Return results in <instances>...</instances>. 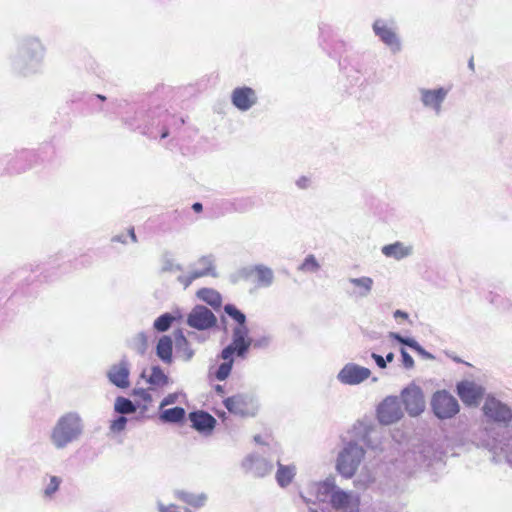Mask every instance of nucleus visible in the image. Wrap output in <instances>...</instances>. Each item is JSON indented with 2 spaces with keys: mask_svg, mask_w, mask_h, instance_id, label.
<instances>
[{
  "mask_svg": "<svg viewBox=\"0 0 512 512\" xmlns=\"http://www.w3.org/2000/svg\"><path fill=\"white\" fill-rule=\"evenodd\" d=\"M141 377L145 378L147 383L155 388H162L169 382L168 376L158 365L152 366L149 374H147L146 371H143Z\"/></svg>",
  "mask_w": 512,
  "mask_h": 512,
  "instance_id": "b1692460",
  "label": "nucleus"
},
{
  "mask_svg": "<svg viewBox=\"0 0 512 512\" xmlns=\"http://www.w3.org/2000/svg\"><path fill=\"white\" fill-rule=\"evenodd\" d=\"M335 489V485L332 481L326 480L322 483H319L316 485V497L317 500L320 502L326 501V499L329 497L331 498V495Z\"/></svg>",
  "mask_w": 512,
  "mask_h": 512,
  "instance_id": "2f4dec72",
  "label": "nucleus"
},
{
  "mask_svg": "<svg viewBox=\"0 0 512 512\" xmlns=\"http://www.w3.org/2000/svg\"><path fill=\"white\" fill-rule=\"evenodd\" d=\"M468 65H469V68H470L471 70H473V69H474V61H473V58H471V59L469 60Z\"/></svg>",
  "mask_w": 512,
  "mask_h": 512,
  "instance_id": "bf43d9fd",
  "label": "nucleus"
},
{
  "mask_svg": "<svg viewBox=\"0 0 512 512\" xmlns=\"http://www.w3.org/2000/svg\"><path fill=\"white\" fill-rule=\"evenodd\" d=\"M365 451L356 442L350 441L339 452L336 462L338 472L345 478H352L364 458Z\"/></svg>",
  "mask_w": 512,
  "mask_h": 512,
  "instance_id": "39448f33",
  "label": "nucleus"
},
{
  "mask_svg": "<svg viewBox=\"0 0 512 512\" xmlns=\"http://www.w3.org/2000/svg\"><path fill=\"white\" fill-rule=\"evenodd\" d=\"M173 341L170 336H162L156 345V355L165 364L172 363Z\"/></svg>",
  "mask_w": 512,
  "mask_h": 512,
  "instance_id": "393cba45",
  "label": "nucleus"
},
{
  "mask_svg": "<svg viewBox=\"0 0 512 512\" xmlns=\"http://www.w3.org/2000/svg\"><path fill=\"white\" fill-rule=\"evenodd\" d=\"M196 295L200 300L207 303L214 309L221 307V294L212 288H201L200 290L197 291Z\"/></svg>",
  "mask_w": 512,
  "mask_h": 512,
  "instance_id": "cd10ccee",
  "label": "nucleus"
},
{
  "mask_svg": "<svg viewBox=\"0 0 512 512\" xmlns=\"http://www.w3.org/2000/svg\"><path fill=\"white\" fill-rule=\"evenodd\" d=\"M112 241L121 242V243L126 242L125 237L123 235H117V236L113 237Z\"/></svg>",
  "mask_w": 512,
  "mask_h": 512,
  "instance_id": "864d4df0",
  "label": "nucleus"
},
{
  "mask_svg": "<svg viewBox=\"0 0 512 512\" xmlns=\"http://www.w3.org/2000/svg\"><path fill=\"white\" fill-rule=\"evenodd\" d=\"M393 316L395 319H398V318H402V319H408V313H406L405 311H402V310H396L394 313H393Z\"/></svg>",
  "mask_w": 512,
  "mask_h": 512,
  "instance_id": "3c124183",
  "label": "nucleus"
},
{
  "mask_svg": "<svg viewBox=\"0 0 512 512\" xmlns=\"http://www.w3.org/2000/svg\"><path fill=\"white\" fill-rule=\"evenodd\" d=\"M371 481H372V479H371V477L369 476V477H368V479L362 483V487H365V486H366L369 482H371Z\"/></svg>",
  "mask_w": 512,
  "mask_h": 512,
  "instance_id": "052dcab7",
  "label": "nucleus"
},
{
  "mask_svg": "<svg viewBox=\"0 0 512 512\" xmlns=\"http://www.w3.org/2000/svg\"><path fill=\"white\" fill-rule=\"evenodd\" d=\"M129 375L130 365L125 358L121 359L117 364L112 365L107 372L109 381L121 389H125L130 386Z\"/></svg>",
  "mask_w": 512,
  "mask_h": 512,
  "instance_id": "6ab92c4d",
  "label": "nucleus"
},
{
  "mask_svg": "<svg viewBox=\"0 0 512 512\" xmlns=\"http://www.w3.org/2000/svg\"><path fill=\"white\" fill-rule=\"evenodd\" d=\"M84 433V422L77 412H68L58 418L49 432V441L56 450H64L78 441Z\"/></svg>",
  "mask_w": 512,
  "mask_h": 512,
  "instance_id": "7ed1b4c3",
  "label": "nucleus"
},
{
  "mask_svg": "<svg viewBox=\"0 0 512 512\" xmlns=\"http://www.w3.org/2000/svg\"><path fill=\"white\" fill-rule=\"evenodd\" d=\"M232 105L241 112H246L258 103L256 90L249 86H239L232 90L230 95Z\"/></svg>",
  "mask_w": 512,
  "mask_h": 512,
  "instance_id": "dca6fc26",
  "label": "nucleus"
},
{
  "mask_svg": "<svg viewBox=\"0 0 512 512\" xmlns=\"http://www.w3.org/2000/svg\"><path fill=\"white\" fill-rule=\"evenodd\" d=\"M482 411L489 422L507 427L512 421L511 408L493 396L486 397Z\"/></svg>",
  "mask_w": 512,
  "mask_h": 512,
  "instance_id": "6e6552de",
  "label": "nucleus"
},
{
  "mask_svg": "<svg viewBox=\"0 0 512 512\" xmlns=\"http://www.w3.org/2000/svg\"><path fill=\"white\" fill-rule=\"evenodd\" d=\"M46 51V46L39 37L24 36L18 42L16 54L10 58L11 66L24 76L37 73L44 63Z\"/></svg>",
  "mask_w": 512,
  "mask_h": 512,
  "instance_id": "f257e3e1",
  "label": "nucleus"
},
{
  "mask_svg": "<svg viewBox=\"0 0 512 512\" xmlns=\"http://www.w3.org/2000/svg\"><path fill=\"white\" fill-rule=\"evenodd\" d=\"M96 97H97L98 99H100L101 101H105V100H106V97H105V96H103V95H100V94L96 95Z\"/></svg>",
  "mask_w": 512,
  "mask_h": 512,
  "instance_id": "680f3d73",
  "label": "nucleus"
},
{
  "mask_svg": "<svg viewBox=\"0 0 512 512\" xmlns=\"http://www.w3.org/2000/svg\"><path fill=\"white\" fill-rule=\"evenodd\" d=\"M215 391H216L219 395H224V394H225L224 387H223V386H221V385H216V386H215Z\"/></svg>",
  "mask_w": 512,
  "mask_h": 512,
  "instance_id": "5fc2aeb1",
  "label": "nucleus"
},
{
  "mask_svg": "<svg viewBox=\"0 0 512 512\" xmlns=\"http://www.w3.org/2000/svg\"><path fill=\"white\" fill-rule=\"evenodd\" d=\"M44 481L43 496L44 498L51 500L59 490L63 479L56 475H49L44 479Z\"/></svg>",
  "mask_w": 512,
  "mask_h": 512,
  "instance_id": "c756f323",
  "label": "nucleus"
},
{
  "mask_svg": "<svg viewBox=\"0 0 512 512\" xmlns=\"http://www.w3.org/2000/svg\"><path fill=\"white\" fill-rule=\"evenodd\" d=\"M185 415L186 411L182 407H173L168 409L163 408L160 410L159 419L163 423L176 424L182 422L185 418Z\"/></svg>",
  "mask_w": 512,
  "mask_h": 512,
  "instance_id": "bb28decb",
  "label": "nucleus"
},
{
  "mask_svg": "<svg viewBox=\"0 0 512 512\" xmlns=\"http://www.w3.org/2000/svg\"><path fill=\"white\" fill-rule=\"evenodd\" d=\"M114 409L120 414H131L136 411V406L130 399L119 396L115 400Z\"/></svg>",
  "mask_w": 512,
  "mask_h": 512,
  "instance_id": "72a5a7b5",
  "label": "nucleus"
},
{
  "mask_svg": "<svg viewBox=\"0 0 512 512\" xmlns=\"http://www.w3.org/2000/svg\"><path fill=\"white\" fill-rule=\"evenodd\" d=\"M345 292L352 298H366L372 291L374 280L368 276L359 278H347L345 281Z\"/></svg>",
  "mask_w": 512,
  "mask_h": 512,
  "instance_id": "a211bd4d",
  "label": "nucleus"
},
{
  "mask_svg": "<svg viewBox=\"0 0 512 512\" xmlns=\"http://www.w3.org/2000/svg\"><path fill=\"white\" fill-rule=\"evenodd\" d=\"M412 349L414 351H416L424 359H427V360L435 359L434 355H432L430 352L426 351L417 341Z\"/></svg>",
  "mask_w": 512,
  "mask_h": 512,
  "instance_id": "c03bdc74",
  "label": "nucleus"
},
{
  "mask_svg": "<svg viewBox=\"0 0 512 512\" xmlns=\"http://www.w3.org/2000/svg\"><path fill=\"white\" fill-rule=\"evenodd\" d=\"M241 468L246 474L262 478L272 472L273 465L259 454L250 453L242 460Z\"/></svg>",
  "mask_w": 512,
  "mask_h": 512,
  "instance_id": "2eb2a0df",
  "label": "nucleus"
},
{
  "mask_svg": "<svg viewBox=\"0 0 512 512\" xmlns=\"http://www.w3.org/2000/svg\"><path fill=\"white\" fill-rule=\"evenodd\" d=\"M377 416L380 423L384 425H389L400 420L403 417V411L398 397H386L378 406Z\"/></svg>",
  "mask_w": 512,
  "mask_h": 512,
  "instance_id": "4468645a",
  "label": "nucleus"
},
{
  "mask_svg": "<svg viewBox=\"0 0 512 512\" xmlns=\"http://www.w3.org/2000/svg\"><path fill=\"white\" fill-rule=\"evenodd\" d=\"M296 475V466L293 464L284 465L280 461L277 462V471L275 479L281 488L290 485Z\"/></svg>",
  "mask_w": 512,
  "mask_h": 512,
  "instance_id": "5701e85b",
  "label": "nucleus"
},
{
  "mask_svg": "<svg viewBox=\"0 0 512 512\" xmlns=\"http://www.w3.org/2000/svg\"><path fill=\"white\" fill-rule=\"evenodd\" d=\"M206 276H218L213 255L201 256L195 262L191 263L189 265V271L186 274H180L177 277V281L186 289L195 280Z\"/></svg>",
  "mask_w": 512,
  "mask_h": 512,
  "instance_id": "0eeeda50",
  "label": "nucleus"
},
{
  "mask_svg": "<svg viewBox=\"0 0 512 512\" xmlns=\"http://www.w3.org/2000/svg\"><path fill=\"white\" fill-rule=\"evenodd\" d=\"M220 357H221V359L224 360V362L221 363L219 365V367L217 368V370L215 372V377L219 381H224L225 379L228 378V376L231 373V370H232V367H233V363H234V359H233V355H230L227 358L224 357L223 356V350L220 353Z\"/></svg>",
  "mask_w": 512,
  "mask_h": 512,
  "instance_id": "7c9ffc66",
  "label": "nucleus"
},
{
  "mask_svg": "<svg viewBox=\"0 0 512 512\" xmlns=\"http://www.w3.org/2000/svg\"><path fill=\"white\" fill-rule=\"evenodd\" d=\"M179 512H192V511L188 508H180Z\"/></svg>",
  "mask_w": 512,
  "mask_h": 512,
  "instance_id": "0e129e2a",
  "label": "nucleus"
},
{
  "mask_svg": "<svg viewBox=\"0 0 512 512\" xmlns=\"http://www.w3.org/2000/svg\"><path fill=\"white\" fill-rule=\"evenodd\" d=\"M161 271L162 272H179L183 270V266L176 263L169 252L163 253L161 257Z\"/></svg>",
  "mask_w": 512,
  "mask_h": 512,
  "instance_id": "473e14b6",
  "label": "nucleus"
},
{
  "mask_svg": "<svg viewBox=\"0 0 512 512\" xmlns=\"http://www.w3.org/2000/svg\"><path fill=\"white\" fill-rule=\"evenodd\" d=\"M224 312L234 321L231 326V343L223 348V356L236 355L244 359L251 348L250 330L246 315L233 304H226Z\"/></svg>",
  "mask_w": 512,
  "mask_h": 512,
  "instance_id": "f03ea898",
  "label": "nucleus"
},
{
  "mask_svg": "<svg viewBox=\"0 0 512 512\" xmlns=\"http://www.w3.org/2000/svg\"><path fill=\"white\" fill-rule=\"evenodd\" d=\"M175 321V317L170 313H164L155 319L153 327L158 332H166Z\"/></svg>",
  "mask_w": 512,
  "mask_h": 512,
  "instance_id": "f704fd0d",
  "label": "nucleus"
},
{
  "mask_svg": "<svg viewBox=\"0 0 512 512\" xmlns=\"http://www.w3.org/2000/svg\"><path fill=\"white\" fill-rule=\"evenodd\" d=\"M485 389L474 381H461L457 384V393L467 406H477L483 397Z\"/></svg>",
  "mask_w": 512,
  "mask_h": 512,
  "instance_id": "f3484780",
  "label": "nucleus"
},
{
  "mask_svg": "<svg viewBox=\"0 0 512 512\" xmlns=\"http://www.w3.org/2000/svg\"><path fill=\"white\" fill-rule=\"evenodd\" d=\"M223 403L230 413L241 417L254 416L258 409L255 400L246 394H237L228 397Z\"/></svg>",
  "mask_w": 512,
  "mask_h": 512,
  "instance_id": "9d476101",
  "label": "nucleus"
},
{
  "mask_svg": "<svg viewBox=\"0 0 512 512\" xmlns=\"http://www.w3.org/2000/svg\"><path fill=\"white\" fill-rule=\"evenodd\" d=\"M450 91L451 87L449 86L419 87L417 89L422 108L437 117L444 112V104Z\"/></svg>",
  "mask_w": 512,
  "mask_h": 512,
  "instance_id": "423d86ee",
  "label": "nucleus"
},
{
  "mask_svg": "<svg viewBox=\"0 0 512 512\" xmlns=\"http://www.w3.org/2000/svg\"><path fill=\"white\" fill-rule=\"evenodd\" d=\"M254 441H255L257 444H264V442L262 441V439H261V436H260V435H256V436H254Z\"/></svg>",
  "mask_w": 512,
  "mask_h": 512,
  "instance_id": "13d9d810",
  "label": "nucleus"
},
{
  "mask_svg": "<svg viewBox=\"0 0 512 512\" xmlns=\"http://www.w3.org/2000/svg\"><path fill=\"white\" fill-rule=\"evenodd\" d=\"M296 185L300 189H307L311 186V178L308 176H301L296 180Z\"/></svg>",
  "mask_w": 512,
  "mask_h": 512,
  "instance_id": "de8ad7c7",
  "label": "nucleus"
},
{
  "mask_svg": "<svg viewBox=\"0 0 512 512\" xmlns=\"http://www.w3.org/2000/svg\"><path fill=\"white\" fill-rule=\"evenodd\" d=\"M126 423L127 418L124 416H119L117 419L112 421L110 430L114 433H119L125 429Z\"/></svg>",
  "mask_w": 512,
  "mask_h": 512,
  "instance_id": "ea45409f",
  "label": "nucleus"
},
{
  "mask_svg": "<svg viewBox=\"0 0 512 512\" xmlns=\"http://www.w3.org/2000/svg\"><path fill=\"white\" fill-rule=\"evenodd\" d=\"M431 407L439 419H449L459 412L457 399L446 390L437 391L431 399Z\"/></svg>",
  "mask_w": 512,
  "mask_h": 512,
  "instance_id": "1a4fd4ad",
  "label": "nucleus"
},
{
  "mask_svg": "<svg viewBox=\"0 0 512 512\" xmlns=\"http://www.w3.org/2000/svg\"><path fill=\"white\" fill-rule=\"evenodd\" d=\"M371 357L372 359L375 361L376 365L381 368V369H385L387 367V363H386V360L384 359V357H382L381 355L379 354H376V353H372L371 354Z\"/></svg>",
  "mask_w": 512,
  "mask_h": 512,
  "instance_id": "09e8293b",
  "label": "nucleus"
},
{
  "mask_svg": "<svg viewBox=\"0 0 512 512\" xmlns=\"http://www.w3.org/2000/svg\"><path fill=\"white\" fill-rule=\"evenodd\" d=\"M174 337H175L176 347L178 349H182V347L188 346V344H189L188 340L186 339V337L184 336V334L181 330H178L177 332H175Z\"/></svg>",
  "mask_w": 512,
  "mask_h": 512,
  "instance_id": "37998d69",
  "label": "nucleus"
},
{
  "mask_svg": "<svg viewBox=\"0 0 512 512\" xmlns=\"http://www.w3.org/2000/svg\"><path fill=\"white\" fill-rule=\"evenodd\" d=\"M129 236L131 237V240H132L133 242H136V241H137V238H136V235H135V232H134V229H133V228H131V229L129 230Z\"/></svg>",
  "mask_w": 512,
  "mask_h": 512,
  "instance_id": "4d7b16f0",
  "label": "nucleus"
},
{
  "mask_svg": "<svg viewBox=\"0 0 512 512\" xmlns=\"http://www.w3.org/2000/svg\"><path fill=\"white\" fill-rule=\"evenodd\" d=\"M169 132L167 130H165L162 134H161V138H166L168 136Z\"/></svg>",
  "mask_w": 512,
  "mask_h": 512,
  "instance_id": "e2e57ef3",
  "label": "nucleus"
},
{
  "mask_svg": "<svg viewBox=\"0 0 512 512\" xmlns=\"http://www.w3.org/2000/svg\"><path fill=\"white\" fill-rule=\"evenodd\" d=\"M133 394H134L135 396L140 397V398H141L143 401H145V402H148V403H149V402H151V401H152V396H151V394H150L147 390H145V389H143V388L134 389Z\"/></svg>",
  "mask_w": 512,
  "mask_h": 512,
  "instance_id": "a18cd8bd",
  "label": "nucleus"
},
{
  "mask_svg": "<svg viewBox=\"0 0 512 512\" xmlns=\"http://www.w3.org/2000/svg\"><path fill=\"white\" fill-rule=\"evenodd\" d=\"M320 269V264L316 257L312 254L305 257L299 265L298 270L304 273H315Z\"/></svg>",
  "mask_w": 512,
  "mask_h": 512,
  "instance_id": "c9c22d12",
  "label": "nucleus"
},
{
  "mask_svg": "<svg viewBox=\"0 0 512 512\" xmlns=\"http://www.w3.org/2000/svg\"><path fill=\"white\" fill-rule=\"evenodd\" d=\"M372 31L392 54L395 55L402 51V40L397 22L394 19H375L372 24Z\"/></svg>",
  "mask_w": 512,
  "mask_h": 512,
  "instance_id": "20e7f679",
  "label": "nucleus"
},
{
  "mask_svg": "<svg viewBox=\"0 0 512 512\" xmlns=\"http://www.w3.org/2000/svg\"><path fill=\"white\" fill-rule=\"evenodd\" d=\"M180 350L183 351V353L185 354L186 361H189L194 355V351L189 347V345L182 347V349Z\"/></svg>",
  "mask_w": 512,
  "mask_h": 512,
  "instance_id": "8fccbe9b",
  "label": "nucleus"
},
{
  "mask_svg": "<svg viewBox=\"0 0 512 512\" xmlns=\"http://www.w3.org/2000/svg\"><path fill=\"white\" fill-rule=\"evenodd\" d=\"M381 252L387 258H393L397 261H400L412 256L414 248L410 244L396 241L394 243L384 245L381 248Z\"/></svg>",
  "mask_w": 512,
  "mask_h": 512,
  "instance_id": "412c9836",
  "label": "nucleus"
},
{
  "mask_svg": "<svg viewBox=\"0 0 512 512\" xmlns=\"http://www.w3.org/2000/svg\"><path fill=\"white\" fill-rule=\"evenodd\" d=\"M192 427L200 433H211L216 425V419L205 411H194L189 414Z\"/></svg>",
  "mask_w": 512,
  "mask_h": 512,
  "instance_id": "aec40b11",
  "label": "nucleus"
},
{
  "mask_svg": "<svg viewBox=\"0 0 512 512\" xmlns=\"http://www.w3.org/2000/svg\"><path fill=\"white\" fill-rule=\"evenodd\" d=\"M371 376L370 369L358 364L346 363L338 372L336 378L343 385L355 386L363 383Z\"/></svg>",
  "mask_w": 512,
  "mask_h": 512,
  "instance_id": "ddd939ff",
  "label": "nucleus"
},
{
  "mask_svg": "<svg viewBox=\"0 0 512 512\" xmlns=\"http://www.w3.org/2000/svg\"><path fill=\"white\" fill-rule=\"evenodd\" d=\"M175 496L183 501L184 503L194 507V508H201L206 504V501L208 499L207 495L205 493H199V494H193L190 492L178 490L175 492Z\"/></svg>",
  "mask_w": 512,
  "mask_h": 512,
  "instance_id": "a878e982",
  "label": "nucleus"
},
{
  "mask_svg": "<svg viewBox=\"0 0 512 512\" xmlns=\"http://www.w3.org/2000/svg\"><path fill=\"white\" fill-rule=\"evenodd\" d=\"M401 399L404 403L407 413L411 417L420 415L425 409L423 391L419 386L415 384H410L402 390Z\"/></svg>",
  "mask_w": 512,
  "mask_h": 512,
  "instance_id": "f8f14e48",
  "label": "nucleus"
},
{
  "mask_svg": "<svg viewBox=\"0 0 512 512\" xmlns=\"http://www.w3.org/2000/svg\"><path fill=\"white\" fill-rule=\"evenodd\" d=\"M400 354H401V358H402V365H403V367L406 370L413 369L415 363H414V360L411 357V355L404 348L400 349Z\"/></svg>",
  "mask_w": 512,
  "mask_h": 512,
  "instance_id": "a19ab883",
  "label": "nucleus"
},
{
  "mask_svg": "<svg viewBox=\"0 0 512 512\" xmlns=\"http://www.w3.org/2000/svg\"><path fill=\"white\" fill-rule=\"evenodd\" d=\"M234 205V210L237 211V212H246L250 209L253 208L254 206V201L252 198H239V199H236L233 203Z\"/></svg>",
  "mask_w": 512,
  "mask_h": 512,
  "instance_id": "e433bc0d",
  "label": "nucleus"
},
{
  "mask_svg": "<svg viewBox=\"0 0 512 512\" xmlns=\"http://www.w3.org/2000/svg\"><path fill=\"white\" fill-rule=\"evenodd\" d=\"M272 338L270 335H262L255 339H251V347L255 349H266L271 344Z\"/></svg>",
  "mask_w": 512,
  "mask_h": 512,
  "instance_id": "4c0bfd02",
  "label": "nucleus"
},
{
  "mask_svg": "<svg viewBox=\"0 0 512 512\" xmlns=\"http://www.w3.org/2000/svg\"><path fill=\"white\" fill-rule=\"evenodd\" d=\"M248 275H255L259 287L267 288L274 282L273 270L264 264H257L251 267Z\"/></svg>",
  "mask_w": 512,
  "mask_h": 512,
  "instance_id": "4be33fe9",
  "label": "nucleus"
},
{
  "mask_svg": "<svg viewBox=\"0 0 512 512\" xmlns=\"http://www.w3.org/2000/svg\"><path fill=\"white\" fill-rule=\"evenodd\" d=\"M389 338L394 339L397 342L410 347L411 349L414 347V345L416 343V340L414 338L404 337V336H402V335H400L398 333H395V332H390L389 333Z\"/></svg>",
  "mask_w": 512,
  "mask_h": 512,
  "instance_id": "58836bf2",
  "label": "nucleus"
},
{
  "mask_svg": "<svg viewBox=\"0 0 512 512\" xmlns=\"http://www.w3.org/2000/svg\"><path fill=\"white\" fill-rule=\"evenodd\" d=\"M159 512H179L180 507L175 504L164 505L161 502L157 504Z\"/></svg>",
  "mask_w": 512,
  "mask_h": 512,
  "instance_id": "49530a36",
  "label": "nucleus"
},
{
  "mask_svg": "<svg viewBox=\"0 0 512 512\" xmlns=\"http://www.w3.org/2000/svg\"><path fill=\"white\" fill-rule=\"evenodd\" d=\"M127 346L138 353L139 355H144L148 348V338L144 332H138L135 335L131 336L126 341Z\"/></svg>",
  "mask_w": 512,
  "mask_h": 512,
  "instance_id": "c85d7f7f",
  "label": "nucleus"
},
{
  "mask_svg": "<svg viewBox=\"0 0 512 512\" xmlns=\"http://www.w3.org/2000/svg\"><path fill=\"white\" fill-rule=\"evenodd\" d=\"M192 209H193L195 212H200V211H202L203 206H202V204H201V203L196 202V203H194V204L192 205Z\"/></svg>",
  "mask_w": 512,
  "mask_h": 512,
  "instance_id": "603ef678",
  "label": "nucleus"
},
{
  "mask_svg": "<svg viewBox=\"0 0 512 512\" xmlns=\"http://www.w3.org/2000/svg\"><path fill=\"white\" fill-rule=\"evenodd\" d=\"M309 511H310V512H318L317 510L312 509V508H310V509H309Z\"/></svg>",
  "mask_w": 512,
  "mask_h": 512,
  "instance_id": "69168bd1",
  "label": "nucleus"
},
{
  "mask_svg": "<svg viewBox=\"0 0 512 512\" xmlns=\"http://www.w3.org/2000/svg\"><path fill=\"white\" fill-rule=\"evenodd\" d=\"M384 359L386 363H391L394 360V353L389 352Z\"/></svg>",
  "mask_w": 512,
  "mask_h": 512,
  "instance_id": "6e6d98bb",
  "label": "nucleus"
},
{
  "mask_svg": "<svg viewBox=\"0 0 512 512\" xmlns=\"http://www.w3.org/2000/svg\"><path fill=\"white\" fill-rule=\"evenodd\" d=\"M186 323L191 328L205 331L216 326L217 318L206 306L196 305L187 315Z\"/></svg>",
  "mask_w": 512,
  "mask_h": 512,
  "instance_id": "9b49d317",
  "label": "nucleus"
},
{
  "mask_svg": "<svg viewBox=\"0 0 512 512\" xmlns=\"http://www.w3.org/2000/svg\"><path fill=\"white\" fill-rule=\"evenodd\" d=\"M179 395V393H170L167 396H165L160 403L159 410H162L168 405L175 404L179 399Z\"/></svg>",
  "mask_w": 512,
  "mask_h": 512,
  "instance_id": "79ce46f5",
  "label": "nucleus"
}]
</instances>
